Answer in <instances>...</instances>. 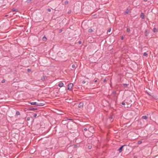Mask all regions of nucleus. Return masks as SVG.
Segmentation results:
<instances>
[{"label": "nucleus", "mask_w": 158, "mask_h": 158, "mask_svg": "<svg viewBox=\"0 0 158 158\" xmlns=\"http://www.w3.org/2000/svg\"><path fill=\"white\" fill-rule=\"evenodd\" d=\"M73 86V84L70 83L68 85V89L69 90H72V88Z\"/></svg>", "instance_id": "f257e3e1"}, {"label": "nucleus", "mask_w": 158, "mask_h": 158, "mask_svg": "<svg viewBox=\"0 0 158 158\" xmlns=\"http://www.w3.org/2000/svg\"><path fill=\"white\" fill-rule=\"evenodd\" d=\"M88 131L92 133L94 132V128L92 127H90L88 128Z\"/></svg>", "instance_id": "f03ea898"}, {"label": "nucleus", "mask_w": 158, "mask_h": 158, "mask_svg": "<svg viewBox=\"0 0 158 158\" xmlns=\"http://www.w3.org/2000/svg\"><path fill=\"white\" fill-rule=\"evenodd\" d=\"M84 105L83 103L82 102H81L78 104V107L79 108H82Z\"/></svg>", "instance_id": "7ed1b4c3"}, {"label": "nucleus", "mask_w": 158, "mask_h": 158, "mask_svg": "<svg viewBox=\"0 0 158 158\" xmlns=\"http://www.w3.org/2000/svg\"><path fill=\"white\" fill-rule=\"evenodd\" d=\"M125 145H123L122 146H121L120 148L118 149V151L119 153H121L124 147V146H125Z\"/></svg>", "instance_id": "20e7f679"}, {"label": "nucleus", "mask_w": 158, "mask_h": 158, "mask_svg": "<svg viewBox=\"0 0 158 158\" xmlns=\"http://www.w3.org/2000/svg\"><path fill=\"white\" fill-rule=\"evenodd\" d=\"M140 17L143 19H144V13H141Z\"/></svg>", "instance_id": "39448f33"}, {"label": "nucleus", "mask_w": 158, "mask_h": 158, "mask_svg": "<svg viewBox=\"0 0 158 158\" xmlns=\"http://www.w3.org/2000/svg\"><path fill=\"white\" fill-rule=\"evenodd\" d=\"M63 85H64V84H63V83H62V82H60L58 84V86L60 87L63 86Z\"/></svg>", "instance_id": "423d86ee"}, {"label": "nucleus", "mask_w": 158, "mask_h": 158, "mask_svg": "<svg viewBox=\"0 0 158 158\" xmlns=\"http://www.w3.org/2000/svg\"><path fill=\"white\" fill-rule=\"evenodd\" d=\"M149 31H148L147 30L145 31V33L146 36H148V34L149 33Z\"/></svg>", "instance_id": "0eeeda50"}, {"label": "nucleus", "mask_w": 158, "mask_h": 158, "mask_svg": "<svg viewBox=\"0 0 158 158\" xmlns=\"http://www.w3.org/2000/svg\"><path fill=\"white\" fill-rule=\"evenodd\" d=\"M30 103L31 105H33L36 106V105H37V102H30Z\"/></svg>", "instance_id": "6e6552de"}, {"label": "nucleus", "mask_w": 158, "mask_h": 158, "mask_svg": "<svg viewBox=\"0 0 158 158\" xmlns=\"http://www.w3.org/2000/svg\"><path fill=\"white\" fill-rule=\"evenodd\" d=\"M142 118L143 119H147L148 117L146 116H142Z\"/></svg>", "instance_id": "1a4fd4ad"}, {"label": "nucleus", "mask_w": 158, "mask_h": 158, "mask_svg": "<svg viewBox=\"0 0 158 158\" xmlns=\"http://www.w3.org/2000/svg\"><path fill=\"white\" fill-rule=\"evenodd\" d=\"M37 105H36L37 106H43L44 105L42 103H37Z\"/></svg>", "instance_id": "9d476101"}, {"label": "nucleus", "mask_w": 158, "mask_h": 158, "mask_svg": "<svg viewBox=\"0 0 158 158\" xmlns=\"http://www.w3.org/2000/svg\"><path fill=\"white\" fill-rule=\"evenodd\" d=\"M129 10L128 9H127L125 12V15H127L128 13Z\"/></svg>", "instance_id": "9b49d317"}, {"label": "nucleus", "mask_w": 158, "mask_h": 158, "mask_svg": "<svg viewBox=\"0 0 158 158\" xmlns=\"http://www.w3.org/2000/svg\"><path fill=\"white\" fill-rule=\"evenodd\" d=\"M93 30H92V29L91 28H89L88 30V32H89L91 33L93 32Z\"/></svg>", "instance_id": "f8f14e48"}, {"label": "nucleus", "mask_w": 158, "mask_h": 158, "mask_svg": "<svg viewBox=\"0 0 158 158\" xmlns=\"http://www.w3.org/2000/svg\"><path fill=\"white\" fill-rule=\"evenodd\" d=\"M30 109V110H37V109L36 108L31 107Z\"/></svg>", "instance_id": "ddd939ff"}, {"label": "nucleus", "mask_w": 158, "mask_h": 158, "mask_svg": "<svg viewBox=\"0 0 158 158\" xmlns=\"http://www.w3.org/2000/svg\"><path fill=\"white\" fill-rule=\"evenodd\" d=\"M111 29L110 28L107 31V33H108L109 32H110L111 31Z\"/></svg>", "instance_id": "4468645a"}, {"label": "nucleus", "mask_w": 158, "mask_h": 158, "mask_svg": "<svg viewBox=\"0 0 158 158\" xmlns=\"http://www.w3.org/2000/svg\"><path fill=\"white\" fill-rule=\"evenodd\" d=\"M45 79L44 76H43V77L41 79L42 81H44Z\"/></svg>", "instance_id": "2eb2a0df"}, {"label": "nucleus", "mask_w": 158, "mask_h": 158, "mask_svg": "<svg viewBox=\"0 0 158 158\" xmlns=\"http://www.w3.org/2000/svg\"><path fill=\"white\" fill-rule=\"evenodd\" d=\"M148 53H147L146 52H145L143 54V56H147L148 55Z\"/></svg>", "instance_id": "dca6fc26"}, {"label": "nucleus", "mask_w": 158, "mask_h": 158, "mask_svg": "<svg viewBox=\"0 0 158 158\" xmlns=\"http://www.w3.org/2000/svg\"><path fill=\"white\" fill-rule=\"evenodd\" d=\"M92 148V147L91 145H89L88 146V148L89 149H91Z\"/></svg>", "instance_id": "f3484780"}, {"label": "nucleus", "mask_w": 158, "mask_h": 158, "mask_svg": "<svg viewBox=\"0 0 158 158\" xmlns=\"http://www.w3.org/2000/svg\"><path fill=\"white\" fill-rule=\"evenodd\" d=\"M128 85V84H123V85L124 87H127Z\"/></svg>", "instance_id": "a211bd4d"}, {"label": "nucleus", "mask_w": 158, "mask_h": 158, "mask_svg": "<svg viewBox=\"0 0 158 158\" xmlns=\"http://www.w3.org/2000/svg\"><path fill=\"white\" fill-rule=\"evenodd\" d=\"M142 143V141H139L138 142V144H140Z\"/></svg>", "instance_id": "6ab92c4d"}, {"label": "nucleus", "mask_w": 158, "mask_h": 158, "mask_svg": "<svg viewBox=\"0 0 158 158\" xmlns=\"http://www.w3.org/2000/svg\"><path fill=\"white\" fill-rule=\"evenodd\" d=\"M157 31L156 29V28L154 27L153 28V32H156Z\"/></svg>", "instance_id": "aec40b11"}, {"label": "nucleus", "mask_w": 158, "mask_h": 158, "mask_svg": "<svg viewBox=\"0 0 158 158\" xmlns=\"http://www.w3.org/2000/svg\"><path fill=\"white\" fill-rule=\"evenodd\" d=\"M68 3V2L67 1H66L64 2V4L66 5Z\"/></svg>", "instance_id": "412c9836"}, {"label": "nucleus", "mask_w": 158, "mask_h": 158, "mask_svg": "<svg viewBox=\"0 0 158 158\" xmlns=\"http://www.w3.org/2000/svg\"><path fill=\"white\" fill-rule=\"evenodd\" d=\"M16 114L17 115H19L20 114V112L19 111H17L16 112Z\"/></svg>", "instance_id": "4be33fe9"}, {"label": "nucleus", "mask_w": 158, "mask_h": 158, "mask_svg": "<svg viewBox=\"0 0 158 158\" xmlns=\"http://www.w3.org/2000/svg\"><path fill=\"white\" fill-rule=\"evenodd\" d=\"M127 32H129L130 31V30L129 28H127Z\"/></svg>", "instance_id": "5701e85b"}, {"label": "nucleus", "mask_w": 158, "mask_h": 158, "mask_svg": "<svg viewBox=\"0 0 158 158\" xmlns=\"http://www.w3.org/2000/svg\"><path fill=\"white\" fill-rule=\"evenodd\" d=\"M32 0H27V3H29L31 1H32Z\"/></svg>", "instance_id": "b1692460"}, {"label": "nucleus", "mask_w": 158, "mask_h": 158, "mask_svg": "<svg viewBox=\"0 0 158 158\" xmlns=\"http://www.w3.org/2000/svg\"><path fill=\"white\" fill-rule=\"evenodd\" d=\"M84 130L85 131H88V127H87L86 128H85L84 129Z\"/></svg>", "instance_id": "393cba45"}, {"label": "nucleus", "mask_w": 158, "mask_h": 158, "mask_svg": "<svg viewBox=\"0 0 158 158\" xmlns=\"http://www.w3.org/2000/svg\"><path fill=\"white\" fill-rule=\"evenodd\" d=\"M63 30L62 29H60L59 30V32L61 33L62 31Z\"/></svg>", "instance_id": "a878e982"}, {"label": "nucleus", "mask_w": 158, "mask_h": 158, "mask_svg": "<svg viewBox=\"0 0 158 158\" xmlns=\"http://www.w3.org/2000/svg\"><path fill=\"white\" fill-rule=\"evenodd\" d=\"M27 71L29 73L31 71V70L30 69H27Z\"/></svg>", "instance_id": "bb28decb"}, {"label": "nucleus", "mask_w": 158, "mask_h": 158, "mask_svg": "<svg viewBox=\"0 0 158 158\" xmlns=\"http://www.w3.org/2000/svg\"><path fill=\"white\" fill-rule=\"evenodd\" d=\"M116 94V92L115 91H114L112 92V94Z\"/></svg>", "instance_id": "cd10ccee"}, {"label": "nucleus", "mask_w": 158, "mask_h": 158, "mask_svg": "<svg viewBox=\"0 0 158 158\" xmlns=\"http://www.w3.org/2000/svg\"><path fill=\"white\" fill-rule=\"evenodd\" d=\"M71 10H69L68 12V14H69L71 13Z\"/></svg>", "instance_id": "c85d7f7f"}, {"label": "nucleus", "mask_w": 158, "mask_h": 158, "mask_svg": "<svg viewBox=\"0 0 158 158\" xmlns=\"http://www.w3.org/2000/svg\"><path fill=\"white\" fill-rule=\"evenodd\" d=\"M47 11L48 12H50L51 11V10L50 9H47Z\"/></svg>", "instance_id": "c756f323"}, {"label": "nucleus", "mask_w": 158, "mask_h": 158, "mask_svg": "<svg viewBox=\"0 0 158 158\" xmlns=\"http://www.w3.org/2000/svg\"><path fill=\"white\" fill-rule=\"evenodd\" d=\"M5 82V80H4V79L2 80V81H1V82H2V83H4V82Z\"/></svg>", "instance_id": "7c9ffc66"}, {"label": "nucleus", "mask_w": 158, "mask_h": 158, "mask_svg": "<svg viewBox=\"0 0 158 158\" xmlns=\"http://www.w3.org/2000/svg\"><path fill=\"white\" fill-rule=\"evenodd\" d=\"M72 67L73 68H74L75 67V65L74 64L72 65Z\"/></svg>", "instance_id": "2f4dec72"}, {"label": "nucleus", "mask_w": 158, "mask_h": 158, "mask_svg": "<svg viewBox=\"0 0 158 158\" xmlns=\"http://www.w3.org/2000/svg\"><path fill=\"white\" fill-rule=\"evenodd\" d=\"M44 39H45L46 40L47 39V38L45 36L43 37L42 40H44Z\"/></svg>", "instance_id": "473e14b6"}, {"label": "nucleus", "mask_w": 158, "mask_h": 158, "mask_svg": "<svg viewBox=\"0 0 158 158\" xmlns=\"http://www.w3.org/2000/svg\"><path fill=\"white\" fill-rule=\"evenodd\" d=\"M30 117H28L27 118V121H29L30 120Z\"/></svg>", "instance_id": "72a5a7b5"}, {"label": "nucleus", "mask_w": 158, "mask_h": 158, "mask_svg": "<svg viewBox=\"0 0 158 158\" xmlns=\"http://www.w3.org/2000/svg\"><path fill=\"white\" fill-rule=\"evenodd\" d=\"M121 104L123 105H125V103L124 102H123L122 103H121Z\"/></svg>", "instance_id": "f704fd0d"}, {"label": "nucleus", "mask_w": 158, "mask_h": 158, "mask_svg": "<svg viewBox=\"0 0 158 158\" xmlns=\"http://www.w3.org/2000/svg\"><path fill=\"white\" fill-rule=\"evenodd\" d=\"M37 114H35L34 115H33V116L34 117H36V116H37Z\"/></svg>", "instance_id": "c9c22d12"}, {"label": "nucleus", "mask_w": 158, "mask_h": 158, "mask_svg": "<svg viewBox=\"0 0 158 158\" xmlns=\"http://www.w3.org/2000/svg\"><path fill=\"white\" fill-rule=\"evenodd\" d=\"M85 82H85V81H82V83L83 84H85Z\"/></svg>", "instance_id": "e433bc0d"}, {"label": "nucleus", "mask_w": 158, "mask_h": 158, "mask_svg": "<svg viewBox=\"0 0 158 158\" xmlns=\"http://www.w3.org/2000/svg\"><path fill=\"white\" fill-rule=\"evenodd\" d=\"M22 19H23V18L22 16L20 17V21H22Z\"/></svg>", "instance_id": "4c0bfd02"}, {"label": "nucleus", "mask_w": 158, "mask_h": 158, "mask_svg": "<svg viewBox=\"0 0 158 158\" xmlns=\"http://www.w3.org/2000/svg\"><path fill=\"white\" fill-rule=\"evenodd\" d=\"M78 43H79V44H81V41H79L78 42Z\"/></svg>", "instance_id": "58836bf2"}, {"label": "nucleus", "mask_w": 158, "mask_h": 158, "mask_svg": "<svg viewBox=\"0 0 158 158\" xmlns=\"http://www.w3.org/2000/svg\"><path fill=\"white\" fill-rule=\"evenodd\" d=\"M106 81V79H104L103 81V82H105Z\"/></svg>", "instance_id": "ea45409f"}, {"label": "nucleus", "mask_w": 158, "mask_h": 158, "mask_svg": "<svg viewBox=\"0 0 158 158\" xmlns=\"http://www.w3.org/2000/svg\"><path fill=\"white\" fill-rule=\"evenodd\" d=\"M15 10H16V9H13V11H16Z\"/></svg>", "instance_id": "a19ab883"}, {"label": "nucleus", "mask_w": 158, "mask_h": 158, "mask_svg": "<svg viewBox=\"0 0 158 158\" xmlns=\"http://www.w3.org/2000/svg\"><path fill=\"white\" fill-rule=\"evenodd\" d=\"M123 37L122 36L121 37V40H123Z\"/></svg>", "instance_id": "79ce46f5"}, {"label": "nucleus", "mask_w": 158, "mask_h": 158, "mask_svg": "<svg viewBox=\"0 0 158 158\" xmlns=\"http://www.w3.org/2000/svg\"><path fill=\"white\" fill-rule=\"evenodd\" d=\"M97 81V80H95L94 81V82H96Z\"/></svg>", "instance_id": "37998d69"}, {"label": "nucleus", "mask_w": 158, "mask_h": 158, "mask_svg": "<svg viewBox=\"0 0 158 158\" xmlns=\"http://www.w3.org/2000/svg\"><path fill=\"white\" fill-rule=\"evenodd\" d=\"M144 1L146 2L148 1V0H144Z\"/></svg>", "instance_id": "c03bdc74"}, {"label": "nucleus", "mask_w": 158, "mask_h": 158, "mask_svg": "<svg viewBox=\"0 0 158 158\" xmlns=\"http://www.w3.org/2000/svg\"><path fill=\"white\" fill-rule=\"evenodd\" d=\"M69 120H73V119H69Z\"/></svg>", "instance_id": "a18cd8bd"}, {"label": "nucleus", "mask_w": 158, "mask_h": 158, "mask_svg": "<svg viewBox=\"0 0 158 158\" xmlns=\"http://www.w3.org/2000/svg\"><path fill=\"white\" fill-rule=\"evenodd\" d=\"M157 31L158 32V29H157Z\"/></svg>", "instance_id": "49530a36"}, {"label": "nucleus", "mask_w": 158, "mask_h": 158, "mask_svg": "<svg viewBox=\"0 0 158 158\" xmlns=\"http://www.w3.org/2000/svg\"><path fill=\"white\" fill-rule=\"evenodd\" d=\"M70 158H72L71 157H70Z\"/></svg>", "instance_id": "de8ad7c7"}]
</instances>
